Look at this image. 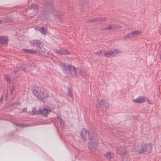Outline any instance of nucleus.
<instances>
[{"label": "nucleus", "instance_id": "nucleus-1", "mask_svg": "<svg viewBox=\"0 0 161 161\" xmlns=\"http://www.w3.org/2000/svg\"><path fill=\"white\" fill-rule=\"evenodd\" d=\"M96 133L88 132L85 128H83L80 133L81 138L83 140H86L88 136L89 141L88 142V148L92 152H95L97 147L98 141L96 138Z\"/></svg>", "mask_w": 161, "mask_h": 161}, {"label": "nucleus", "instance_id": "nucleus-2", "mask_svg": "<svg viewBox=\"0 0 161 161\" xmlns=\"http://www.w3.org/2000/svg\"><path fill=\"white\" fill-rule=\"evenodd\" d=\"M59 66L64 72L69 73L72 76H81L82 77H85L86 76V74L84 71H82L80 69H76L74 66L69 64L67 65L63 63H61L59 64Z\"/></svg>", "mask_w": 161, "mask_h": 161}, {"label": "nucleus", "instance_id": "nucleus-3", "mask_svg": "<svg viewBox=\"0 0 161 161\" xmlns=\"http://www.w3.org/2000/svg\"><path fill=\"white\" fill-rule=\"evenodd\" d=\"M46 2L48 4L47 9L48 10L49 12H50L53 16L56 17L59 20L63 19L64 16L63 14H61L60 12H58L52 6H51L50 4L51 0H46ZM46 11L47 12V10H46Z\"/></svg>", "mask_w": 161, "mask_h": 161}, {"label": "nucleus", "instance_id": "nucleus-4", "mask_svg": "<svg viewBox=\"0 0 161 161\" xmlns=\"http://www.w3.org/2000/svg\"><path fill=\"white\" fill-rule=\"evenodd\" d=\"M115 150L118 153H120V155L121 157V159L122 161H127L128 160V155L125 153V148L122 146H120L118 147H115Z\"/></svg>", "mask_w": 161, "mask_h": 161}, {"label": "nucleus", "instance_id": "nucleus-5", "mask_svg": "<svg viewBox=\"0 0 161 161\" xmlns=\"http://www.w3.org/2000/svg\"><path fill=\"white\" fill-rule=\"evenodd\" d=\"M142 150H138L139 153H144V152L150 153L152 150V147L150 144H144L142 145Z\"/></svg>", "mask_w": 161, "mask_h": 161}, {"label": "nucleus", "instance_id": "nucleus-6", "mask_svg": "<svg viewBox=\"0 0 161 161\" xmlns=\"http://www.w3.org/2000/svg\"><path fill=\"white\" fill-rule=\"evenodd\" d=\"M30 44L31 45L33 46H36L37 47L36 50L38 51L39 53H41L40 50V45H41V42L40 41L38 40H33L31 41L30 42Z\"/></svg>", "mask_w": 161, "mask_h": 161}, {"label": "nucleus", "instance_id": "nucleus-7", "mask_svg": "<svg viewBox=\"0 0 161 161\" xmlns=\"http://www.w3.org/2000/svg\"><path fill=\"white\" fill-rule=\"evenodd\" d=\"M141 32L140 31L136 30L132 32L128 33L125 36L126 38H133L134 37H136L140 35Z\"/></svg>", "mask_w": 161, "mask_h": 161}, {"label": "nucleus", "instance_id": "nucleus-8", "mask_svg": "<svg viewBox=\"0 0 161 161\" xmlns=\"http://www.w3.org/2000/svg\"><path fill=\"white\" fill-rule=\"evenodd\" d=\"M54 51L56 53L59 55H69L70 53L67 50L65 49H54Z\"/></svg>", "mask_w": 161, "mask_h": 161}, {"label": "nucleus", "instance_id": "nucleus-9", "mask_svg": "<svg viewBox=\"0 0 161 161\" xmlns=\"http://www.w3.org/2000/svg\"><path fill=\"white\" fill-rule=\"evenodd\" d=\"M103 100L100 101L98 98L96 97L94 98L92 100L94 104L97 108H99L100 110L102 109V104L103 103Z\"/></svg>", "mask_w": 161, "mask_h": 161}, {"label": "nucleus", "instance_id": "nucleus-10", "mask_svg": "<svg viewBox=\"0 0 161 161\" xmlns=\"http://www.w3.org/2000/svg\"><path fill=\"white\" fill-rule=\"evenodd\" d=\"M51 111V110L48 106L44 105L43 108L40 109V112L41 114H43L45 116H46L47 114Z\"/></svg>", "mask_w": 161, "mask_h": 161}, {"label": "nucleus", "instance_id": "nucleus-11", "mask_svg": "<svg viewBox=\"0 0 161 161\" xmlns=\"http://www.w3.org/2000/svg\"><path fill=\"white\" fill-rule=\"evenodd\" d=\"M120 53V51L117 49H113L110 51L107 52V57H115L117 54Z\"/></svg>", "mask_w": 161, "mask_h": 161}, {"label": "nucleus", "instance_id": "nucleus-12", "mask_svg": "<svg viewBox=\"0 0 161 161\" xmlns=\"http://www.w3.org/2000/svg\"><path fill=\"white\" fill-rule=\"evenodd\" d=\"M32 92L33 94L39 99L41 92V90L40 88L38 86L35 87L33 89Z\"/></svg>", "mask_w": 161, "mask_h": 161}, {"label": "nucleus", "instance_id": "nucleus-13", "mask_svg": "<svg viewBox=\"0 0 161 161\" xmlns=\"http://www.w3.org/2000/svg\"><path fill=\"white\" fill-rule=\"evenodd\" d=\"M146 99V97L139 96L134 100V101L137 103H142L145 102Z\"/></svg>", "mask_w": 161, "mask_h": 161}, {"label": "nucleus", "instance_id": "nucleus-14", "mask_svg": "<svg viewBox=\"0 0 161 161\" xmlns=\"http://www.w3.org/2000/svg\"><path fill=\"white\" fill-rule=\"evenodd\" d=\"M36 29L37 31H39L42 34L45 35L47 33V28L43 26L37 28Z\"/></svg>", "mask_w": 161, "mask_h": 161}, {"label": "nucleus", "instance_id": "nucleus-15", "mask_svg": "<svg viewBox=\"0 0 161 161\" xmlns=\"http://www.w3.org/2000/svg\"><path fill=\"white\" fill-rule=\"evenodd\" d=\"M120 26L117 25H109L106 27L104 28L103 29L104 30H113L115 29H119Z\"/></svg>", "mask_w": 161, "mask_h": 161}, {"label": "nucleus", "instance_id": "nucleus-16", "mask_svg": "<svg viewBox=\"0 0 161 161\" xmlns=\"http://www.w3.org/2000/svg\"><path fill=\"white\" fill-rule=\"evenodd\" d=\"M107 51L104 49L101 50L100 51L95 53V54L98 56L104 55L106 57H107Z\"/></svg>", "mask_w": 161, "mask_h": 161}, {"label": "nucleus", "instance_id": "nucleus-17", "mask_svg": "<svg viewBox=\"0 0 161 161\" xmlns=\"http://www.w3.org/2000/svg\"><path fill=\"white\" fill-rule=\"evenodd\" d=\"M48 94L46 92L41 91L40 95L39 96V99H42L47 97Z\"/></svg>", "mask_w": 161, "mask_h": 161}, {"label": "nucleus", "instance_id": "nucleus-18", "mask_svg": "<svg viewBox=\"0 0 161 161\" xmlns=\"http://www.w3.org/2000/svg\"><path fill=\"white\" fill-rule=\"evenodd\" d=\"M102 106L103 108H107L109 107V103L107 102L105 100H103Z\"/></svg>", "mask_w": 161, "mask_h": 161}, {"label": "nucleus", "instance_id": "nucleus-19", "mask_svg": "<svg viewBox=\"0 0 161 161\" xmlns=\"http://www.w3.org/2000/svg\"><path fill=\"white\" fill-rule=\"evenodd\" d=\"M105 155L106 157L109 159H112L114 157L113 153L111 152H108Z\"/></svg>", "mask_w": 161, "mask_h": 161}, {"label": "nucleus", "instance_id": "nucleus-20", "mask_svg": "<svg viewBox=\"0 0 161 161\" xmlns=\"http://www.w3.org/2000/svg\"><path fill=\"white\" fill-rule=\"evenodd\" d=\"M106 20L105 18H101V19L100 18H97V19H91L89 21L90 22H94L96 21H105Z\"/></svg>", "mask_w": 161, "mask_h": 161}, {"label": "nucleus", "instance_id": "nucleus-21", "mask_svg": "<svg viewBox=\"0 0 161 161\" xmlns=\"http://www.w3.org/2000/svg\"><path fill=\"white\" fill-rule=\"evenodd\" d=\"M7 42V39L3 36L0 37V43L3 44H5Z\"/></svg>", "mask_w": 161, "mask_h": 161}, {"label": "nucleus", "instance_id": "nucleus-22", "mask_svg": "<svg viewBox=\"0 0 161 161\" xmlns=\"http://www.w3.org/2000/svg\"><path fill=\"white\" fill-rule=\"evenodd\" d=\"M142 145H139L135 148V149L133 151L135 152L136 154H139L141 153H139L138 151V150H142Z\"/></svg>", "mask_w": 161, "mask_h": 161}, {"label": "nucleus", "instance_id": "nucleus-23", "mask_svg": "<svg viewBox=\"0 0 161 161\" xmlns=\"http://www.w3.org/2000/svg\"><path fill=\"white\" fill-rule=\"evenodd\" d=\"M24 51L27 53H36L37 51L34 50H31V49H26L24 50Z\"/></svg>", "mask_w": 161, "mask_h": 161}, {"label": "nucleus", "instance_id": "nucleus-24", "mask_svg": "<svg viewBox=\"0 0 161 161\" xmlns=\"http://www.w3.org/2000/svg\"><path fill=\"white\" fill-rule=\"evenodd\" d=\"M31 9H33L35 12L37 11L38 10V7L37 5H32L31 6Z\"/></svg>", "mask_w": 161, "mask_h": 161}, {"label": "nucleus", "instance_id": "nucleus-25", "mask_svg": "<svg viewBox=\"0 0 161 161\" xmlns=\"http://www.w3.org/2000/svg\"><path fill=\"white\" fill-rule=\"evenodd\" d=\"M20 70H14V73L16 75L17 77L19 76V74L20 73Z\"/></svg>", "mask_w": 161, "mask_h": 161}, {"label": "nucleus", "instance_id": "nucleus-26", "mask_svg": "<svg viewBox=\"0 0 161 161\" xmlns=\"http://www.w3.org/2000/svg\"><path fill=\"white\" fill-rule=\"evenodd\" d=\"M4 79L6 81L8 82L9 83L10 82V79L9 76L8 75H5L4 76Z\"/></svg>", "mask_w": 161, "mask_h": 161}, {"label": "nucleus", "instance_id": "nucleus-27", "mask_svg": "<svg viewBox=\"0 0 161 161\" xmlns=\"http://www.w3.org/2000/svg\"><path fill=\"white\" fill-rule=\"evenodd\" d=\"M67 93L68 96L70 97H72L73 94L70 90H68L67 92Z\"/></svg>", "mask_w": 161, "mask_h": 161}, {"label": "nucleus", "instance_id": "nucleus-28", "mask_svg": "<svg viewBox=\"0 0 161 161\" xmlns=\"http://www.w3.org/2000/svg\"><path fill=\"white\" fill-rule=\"evenodd\" d=\"M58 121L61 125H64V123L63 121L61 119L58 118Z\"/></svg>", "mask_w": 161, "mask_h": 161}, {"label": "nucleus", "instance_id": "nucleus-29", "mask_svg": "<svg viewBox=\"0 0 161 161\" xmlns=\"http://www.w3.org/2000/svg\"><path fill=\"white\" fill-rule=\"evenodd\" d=\"M14 124H15L16 125H17L19 126H22L25 125L23 124H22L20 123H14Z\"/></svg>", "mask_w": 161, "mask_h": 161}, {"label": "nucleus", "instance_id": "nucleus-30", "mask_svg": "<svg viewBox=\"0 0 161 161\" xmlns=\"http://www.w3.org/2000/svg\"><path fill=\"white\" fill-rule=\"evenodd\" d=\"M25 65H23L22 67L21 68V69H20V70H23L24 71H25Z\"/></svg>", "mask_w": 161, "mask_h": 161}, {"label": "nucleus", "instance_id": "nucleus-31", "mask_svg": "<svg viewBox=\"0 0 161 161\" xmlns=\"http://www.w3.org/2000/svg\"><path fill=\"white\" fill-rule=\"evenodd\" d=\"M39 17H39V18H40V20L43 19H44L46 18V16H45V15H42V17L41 18L40 16Z\"/></svg>", "mask_w": 161, "mask_h": 161}, {"label": "nucleus", "instance_id": "nucleus-32", "mask_svg": "<svg viewBox=\"0 0 161 161\" xmlns=\"http://www.w3.org/2000/svg\"><path fill=\"white\" fill-rule=\"evenodd\" d=\"M27 110V109L26 108H25L23 109V112H26Z\"/></svg>", "mask_w": 161, "mask_h": 161}, {"label": "nucleus", "instance_id": "nucleus-33", "mask_svg": "<svg viewBox=\"0 0 161 161\" xmlns=\"http://www.w3.org/2000/svg\"><path fill=\"white\" fill-rule=\"evenodd\" d=\"M36 66V65L34 63H32V64H31V67H33V68H34Z\"/></svg>", "mask_w": 161, "mask_h": 161}, {"label": "nucleus", "instance_id": "nucleus-34", "mask_svg": "<svg viewBox=\"0 0 161 161\" xmlns=\"http://www.w3.org/2000/svg\"><path fill=\"white\" fill-rule=\"evenodd\" d=\"M48 54L49 55H52L53 54V53L51 52H48Z\"/></svg>", "mask_w": 161, "mask_h": 161}, {"label": "nucleus", "instance_id": "nucleus-35", "mask_svg": "<svg viewBox=\"0 0 161 161\" xmlns=\"http://www.w3.org/2000/svg\"><path fill=\"white\" fill-rule=\"evenodd\" d=\"M18 84H19L18 82H17V83H16V82H15V84H14V85H15H15L17 86V85H18Z\"/></svg>", "mask_w": 161, "mask_h": 161}, {"label": "nucleus", "instance_id": "nucleus-36", "mask_svg": "<svg viewBox=\"0 0 161 161\" xmlns=\"http://www.w3.org/2000/svg\"><path fill=\"white\" fill-rule=\"evenodd\" d=\"M2 22V21L0 19V24H1Z\"/></svg>", "mask_w": 161, "mask_h": 161}, {"label": "nucleus", "instance_id": "nucleus-37", "mask_svg": "<svg viewBox=\"0 0 161 161\" xmlns=\"http://www.w3.org/2000/svg\"><path fill=\"white\" fill-rule=\"evenodd\" d=\"M147 102H148V103H150V102H149V101H148H148H147Z\"/></svg>", "mask_w": 161, "mask_h": 161}, {"label": "nucleus", "instance_id": "nucleus-38", "mask_svg": "<svg viewBox=\"0 0 161 161\" xmlns=\"http://www.w3.org/2000/svg\"><path fill=\"white\" fill-rule=\"evenodd\" d=\"M13 83L14 84V81H13Z\"/></svg>", "mask_w": 161, "mask_h": 161}, {"label": "nucleus", "instance_id": "nucleus-39", "mask_svg": "<svg viewBox=\"0 0 161 161\" xmlns=\"http://www.w3.org/2000/svg\"><path fill=\"white\" fill-rule=\"evenodd\" d=\"M2 98H3V97H1V99H2Z\"/></svg>", "mask_w": 161, "mask_h": 161}]
</instances>
